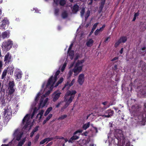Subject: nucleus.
I'll use <instances>...</instances> for the list:
<instances>
[{
	"label": "nucleus",
	"instance_id": "nucleus-52",
	"mask_svg": "<svg viewBox=\"0 0 146 146\" xmlns=\"http://www.w3.org/2000/svg\"><path fill=\"white\" fill-rule=\"evenodd\" d=\"M105 2L106 0H101L100 4L104 5Z\"/></svg>",
	"mask_w": 146,
	"mask_h": 146
},
{
	"label": "nucleus",
	"instance_id": "nucleus-34",
	"mask_svg": "<svg viewBox=\"0 0 146 146\" xmlns=\"http://www.w3.org/2000/svg\"><path fill=\"white\" fill-rule=\"evenodd\" d=\"M113 111H106V113L108 114L109 115H110V117L111 116L113 115Z\"/></svg>",
	"mask_w": 146,
	"mask_h": 146
},
{
	"label": "nucleus",
	"instance_id": "nucleus-44",
	"mask_svg": "<svg viewBox=\"0 0 146 146\" xmlns=\"http://www.w3.org/2000/svg\"><path fill=\"white\" fill-rule=\"evenodd\" d=\"M58 136H56L53 137H50V141L58 139Z\"/></svg>",
	"mask_w": 146,
	"mask_h": 146
},
{
	"label": "nucleus",
	"instance_id": "nucleus-4",
	"mask_svg": "<svg viewBox=\"0 0 146 146\" xmlns=\"http://www.w3.org/2000/svg\"><path fill=\"white\" fill-rule=\"evenodd\" d=\"M122 130L117 129L115 131L114 136L117 141V144L121 143L123 145L125 143V137L123 135Z\"/></svg>",
	"mask_w": 146,
	"mask_h": 146
},
{
	"label": "nucleus",
	"instance_id": "nucleus-63",
	"mask_svg": "<svg viewBox=\"0 0 146 146\" xmlns=\"http://www.w3.org/2000/svg\"><path fill=\"white\" fill-rule=\"evenodd\" d=\"M58 1L59 0H54V2L56 5H58Z\"/></svg>",
	"mask_w": 146,
	"mask_h": 146
},
{
	"label": "nucleus",
	"instance_id": "nucleus-38",
	"mask_svg": "<svg viewBox=\"0 0 146 146\" xmlns=\"http://www.w3.org/2000/svg\"><path fill=\"white\" fill-rule=\"evenodd\" d=\"M67 117V115H62L61 116L59 117L58 119L59 120H62L66 118Z\"/></svg>",
	"mask_w": 146,
	"mask_h": 146
},
{
	"label": "nucleus",
	"instance_id": "nucleus-58",
	"mask_svg": "<svg viewBox=\"0 0 146 146\" xmlns=\"http://www.w3.org/2000/svg\"><path fill=\"white\" fill-rule=\"evenodd\" d=\"M139 15V13L138 12H137L135 13L134 15V17L136 18L137 17H138Z\"/></svg>",
	"mask_w": 146,
	"mask_h": 146
},
{
	"label": "nucleus",
	"instance_id": "nucleus-14",
	"mask_svg": "<svg viewBox=\"0 0 146 146\" xmlns=\"http://www.w3.org/2000/svg\"><path fill=\"white\" fill-rule=\"evenodd\" d=\"M83 130L81 129H79L76 131L74 133V140L78 139L79 137V135L82 132Z\"/></svg>",
	"mask_w": 146,
	"mask_h": 146
},
{
	"label": "nucleus",
	"instance_id": "nucleus-59",
	"mask_svg": "<svg viewBox=\"0 0 146 146\" xmlns=\"http://www.w3.org/2000/svg\"><path fill=\"white\" fill-rule=\"evenodd\" d=\"M46 142V143H48L49 141H50V138H45Z\"/></svg>",
	"mask_w": 146,
	"mask_h": 146
},
{
	"label": "nucleus",
	"instance_id": "nucleus-28",
	"mask_svg": "<svg viewBox=\"0 0 146 146\" xmlns=\"http://www.w3.org/2000/svg\"><path fill=\"white\" fill-rule=\"evenodd\" d=\"M52 110V107H50L48 108L44 113V115L45 116H46L50 113V112Z\"/></svg>",
	"mask_w": 146,
	"mask_h": 146
},
{
	"label": "nucleus",
	"instance_id": "nucleus-25",
	"mask_svg": "<svg viewBox=\"0 0 146 146\" xmlns=\"http://www.w3.org/2000/svg\"><path fill=\"white\" fill-rule=\"evenodd\" d=\"M90 122H88L87 123H86L84 124L82 126V128L83 129L86 130L90 126Z\"/></svg>",
	"mask_w": 146,
	"mask_h": 146
},
{
	"label": "nucleus",
	"instance_id": "nucleus-64",
	"mask_svg": "<svg viewBox=\"0 0 146 146\" xmlns=\"http://www.w3.org/2000/svg\"><path fill=\"white\" fill-rule=\"evenodd\" d=\"M73 71L72 70H70L69 71V74L70 76H71L72 74Z\"/></svg>",
	"mask_w": 146,
	"mask_h": 146
},
{
	"label": "nucleus",
	"instance_id": "nucleus-7",
	"mask_svg": "<svg viewBox=\"0 0 146 146\" xmlns=\"http://www.w3.org/2000/svg\"><path fill=\"white\" fill-rule=\"evenodd\" d=\"M12 110L11 108L9 106L5 108L3 112V117L5 119L9 118L10 116L11 115Z\"/></svg>",
	"mask_w": 146,
	"mask_h": 146
},
{
	"label": "nucleus",
	"instance_id": "nucleus-6",
	"mask_svg": "<svg viewBox=\"0 0 146 146\" xmlns=\"http://www.w3.org/2000/svg\"><path fill=\"white\" fill-rule=\"evenodd\" d=\"M13 44V41L11 39H9L3 43L2 47L6 50H9L12 47Z\"/></svg>",
	"mask_w": 146,
	"mask_h": 146
},
{
	"label": "nucleus",
	"instance_id": "nucleus-19",
	"mask_svg": "<svg viewBox=\"0 0 146 146\" xmlns=\"http://www.w3.org/2000/svg\"><path fill=\"white\" fill-rule=\"evenodd\" d=\"M11 56L9 53H8L5 55L4 61L6 63H9L11 61Z\"/></svg>",
	"mask_w": 146,
	"mask_h": 146
},
{
	"label": "nucleus",
	"instance_id": "nucleus-37",
	"mask_svg": "<svg viewBox=\"0 0 146 146\" xmlns=\"http://www.w3.org/2000/svg\"><path fill=\"white\" fill-rule=\"evenodd\" d=\"M14 67L13 66H9L8 68L7 69L9 71H10V72L12 71L13 72L14 71Z\"/></svg>",
	"mask_w": 146,
	"mask_h": 146
},
{
	"label": "nucleus",
	"instance_id": "nucleus-12",
	"mask_svg": "<svg viewBox=\"0 0 146 146\" xmlns=\"http://www.w3.org/2000/svg\"><path fill=\"white\" fill-rule=\"evenodd\" d=\"M45 97V96H42L41 99L39 106V108H42L45 106L47 102H48V98H46L44 100V98Z\"/></svg>",
	"mask_w": 146,
	"mask_h": 146
},
{
	"label": "nucleus",
	"instance_id": "nucleus-33",
	"mask_svg": "<svg viewBox=\"0 0 146 146\" xmlns=\"http://www.w3.org/2000/svg\"><path fill=\"white\" fill-rule=\"evenodd\" d=\"M63 80V78H60L59 80L58 81L56 84L54 86L55 87H56L59 84L61 83Z\"/></svg>",
	"mask_w": 146,
	"mask_h": 146
},
{
	"label": "nucleus",
	"instance_id": "nucleus-29",
	"mask_svg": "<svg viewBox=\"0 0 146 146\" xmlns=\"http://www.w3.org/2000/svg\"><path fill=\"white\" fill-rule=\"evenodd\" d=\"M26 138H24L20 141L18 143L17 146H22L25 141Z\"/></svg>",
	"mask_w": 146,
	"mask_h": 146
},
{
	"label": "nucleus",
	"instance_id": "nucleus-8",
	"mask_svg": "<svg viewBox=\"0 0 146 146\" xmlns=\"http://www.w3.org/2000/svg\"><path fill=\"white\" fill-rule=\"evenodd\" d=\"M14 83L13 81H10L9 84V86L7 90V93L9 95H11L15 91L14 88Z\"/></svg>",
	"mask_w": 146,
	"mask_h": 146
},
{
	"label": "nucleus",
	"instance_id": "nucleus-1",
	"mask_svg": "<svg viewBox=\"0 0 146 146\" xmlns=\"http://www.w3.org/2000/svg\"><path fill=\"white\" fill-rule=\"evenodd\" d=\"M145 109L144 112L141 113L140 111L141 108L138 105H135L132 107V114L135 117H137L140 122V123L142 125H145L146 122V104H144Z\"/></svg>",
	"mask_w": 146,
	"mask_h": 146
},
{
	"label": "nucleus",
	"instance_id": "nucleus-47",
	"mask_svg": "<svg viewBox=\"0 0 146 146\" xmlns=\"http://www.w3.org/2000/svg\"><path fill=\"white\" fill-rule=\"evenodd\" d=\"M80 57V56L78 54H77L75 58L74 59V62H75V61L79 58Z\"/></svg>",
	"mask_w": 146,
	"mask_h": 146
},
{
	"label": "nucleus",
	"instance_id": "nucleus-46",
	"mask_svg": "<svg viewBox=\"0 0 146 146\" xmlns=\"http://www.w3.org/2000/svg\"><path fill=\"white\" fill-rule=\"evenodd\" d=\"M38 126H36L33 129V131L34 133L36 132L38 130Z\"/></svg>",
	"mask_w": 146,
	"mask_h": 146
},
{
	"label": "nucleus",
	"instance_id": "nucleus-42",
	"mask_svg": "<svg viewBox=\"0 0 146 146\" xmlns=\"http://www.w3.org/2000/svg\"><path fill=\"white\" fill-rule=\"evenodd\" d=\"M61 5L63 6L66 3V1L65 0H60V2Z\"/></svg>",
	"mask_w": 146,
	"mask_h": 146
},
{
	"label": "nucleus",
	"instance_id": "nucleus-48",
	"mask_svg": "<svg viewBox=\"0 0 146 146\" xmlns=\"http://www.w3.org/2000/svg\"><path fill=\"white\" fill-rule=\"evenodd\" d=\"M52 114H49L48 115V116L46 118V120H47L48 121L52 117Z\"/></svg>",
	"mask_w": 146,
	"mask_h": 146
},
{
	"label": "nucleus",
	"instance_id": "nucleus-35",
	"mask_svg": "<svg viewBox=\"0 0 146 146\" xmlns=\"http://www.w3.org/2000/svg\"><path fill=\"white\" fill-rule=\"evenodd\" d=\"M7 73V70H6L3 71L1 76V79H4L5 76H6Z\"/></svg>",
	"mask_w": 146,
	"mask_h": 146
},
{
	"label": "nucleus",
	"instance_id": "nucleus-2",
	"mask_svg": "<svg viewBox=\"0 0 146 146\" xmlns=\"http://www.w3.org/2000/svg\"><path fill=\"white\" fill-rule=\"evenodd\" d=\"M60 73V71L58 70L56 73L54 77L52 76H51L49 79L47 84H46V89L48 90L47 92L45 94L43 95L42 96H47L49 95L51 91H52L53 87L55 82L56 81L57 78L59 77V74Z\"/></svg>",
	"mask_w": 146,
	"mask_h": 146
},
{
	"label": "nucleus",
	"instance_id": "nucleus-31",
	"mask_svg": "<svg viewBox=\"0 0 146 146\" xmlns=\"http://www.w3.org/2000/svg\"><path fill=\"white\" fill-rule=\"evenodd\" d=\"M139 66L142 67V68H143L144 67L145 68L146 65L145 63L144 62H143L142 60L140 61L139 62Z\"/></svg>",
	"mask_w": 146,
	"mask_h": 146
},
{
	"label": "nucleus",
	"instance_id": "nucleus-36",
	"mask_svg": "<svg viewBox=\"0 0 146 146\" xmlns=\"http://www.w3.org/2000/svg\"><path fill=\"white\" fill-rule=\"evenodd\" d=\"M85 12V8L84 7H83L80 12V15L81 17H83L84 15Z\"/></svg>",
	"mask_w": 146,
	"mask_h": 146
},
{
	"label": "nucleus",
	"instance_id": "nucleus-26",
	"mask_svg": "<svg viewBox=\"0 0 146 146\" xmlns=\"http://www.w3.org/2000/svg\"><path fill=\"white\" fill-rule=\"evenodd\" d=\"M79 7L77 4L74 5V14L76 13L79 10Z\"/></svg>",
	"mask_w": 146,
	"mask_h": 146
},
{
	"label": "nucleus",
	"instance_id": "nucleus-53",
	"mask_svg": "<svg viewBox=\"0 0 146 146\" xmlns=\"http://www.w3.org/2000/svg\"><path fill=\"white\" fill-rule=\"evenodd\" d=\"M88 133V132L87 131H86L84 132L83 133L81 134L82 135H84L85 136H86L87 135V134Z\"/></svg>",
	"mask_w": 146,
	"mask_h": 146
},
{
	"label": "nucleus",
	"instance_id": "nucleus-57",
	"mask_svg": "<svg viewBox=\"0 0 146 146\" xmlns=\"http://www.w3.org/2000/svg\"><path fill=\"white\" fill-rule=\"evenodd\" d=\"M110 36L107 37L104 40V42L106 43L110 39Z\"/></svg>",
	"mask_w": 146,
	"mask_h": 146
},
{
	"label": "nucleus",
	"instance_id": "nucleus-10",
	"mask_svg": "<svg viewBox=\"0 0 146 146\" xmlns=\"http://www.w3.org/2000/svg\"><path fill=\"white\" fill-rule=\"evenodd\" d=\"M127 40V38L126 36H121L118 41L115 43L114 44V46L115 48H117L120 44L122 43H124L126 42Z\"/></svg>",
	"mask_w": 146,
	"mask_h": 146
},
{
	"label": "nucleus",
	"instance_id": "nucleus-32",
	"mask_svg": "<svg viewBox=\"0 0 146 146\" xmlns=\"http://www.w3.org/2000/svg\"><path fill=\"white\" fill-rule=\"evenodd\" d=\"M42 93L43 92L42 90L40 91V92L38 93L35 99V101H36L37 102L38 100L39 96L42 94Z\"/></svg>",
	"mask_w": 146,
	"mask_h": 146
},
{
	"label": "nucleus",
	"instance_id": "nucleus-61",
	"mask_svg": "<svg viewBox=\"0 0 146 146\" xmlns=\"http://www.w3.org/2000/svg\"><path fill=\"white\" fill-rule=\"evenodd\" d=\"M103 116L104 117H110V115H109L108 114L107 115H106V114L104 115Z\"/></svg>",
	"mask_w": 146,
	"mask_h": 146
},
{
	"label": "nucleus",
	"instance_id": "nucleus-18",
	"mask_svg": "<svg viewBox=\"0 0 146 146\" xmlns=\"http://www.w3.org/2000/svg\"><path fill=\"white\" fill-rule=\"evenodd\" d=\"M10 31L7 30L2 33L1 36L3 39L8 38L10 36Z\"/></svg>",
	"mask_w": 146,
	"mask_h": 146
},
{
	"label": "nucleus",
	"instance_id": "nucleus-9",
	"mask_svg": "<svg viewBox=\"0 0 146 146\" xmlns=\"http://www.w3.org/2000/svg\"><path fill=\"white\" fill-rule=\"evenodd\" d=\"M23 134V133L20 131L19 129H16L13 134L14 139H15L18 141H19Z\"/></svg>",
	"mask_w": 146,
	"mask_h": 146
},
{
	"label": "nucleus",
	"instance_id": "nucleus-30",
	"mask_svg": "<svg viewBox=\"0 0 146 146\" xmlns=\"http://www.w3.org/2000/svg\"><path fill=\"white\" fill-rule=\"evenodd\" d=\"M90 14V10H88L86 13L85 17V20L86 21L87 20Z\"/></svg>",
	"mask_w": 146,
	"mask_h": 146
},
{
	"label": "nucleus",
	"instance_id": "nucleus-21",
	"mask_svg": "<svg viewBox=\"0 0 146 146\" xmlns=\"http://www.w3.org/2000/svg\"><path fill=\"white\" fill-rule=\"evenodd\" d=\"M94 43V40L91 38L88 39L86 43V45L88 47H91Z\"/></svg>",
	"mask_w": 146,
	"mask_h": 146
},
{
	"label": "nucleus",
	"instance_id": "nucleus-22",
	"mask_svg": "<svg viewBox=\"0 0 146 146\" xmlns=\"http://www.w3.org/2000/svg\"><path fill=\"white\" fill-rule=\"evenodd\" d=\"M88 143L89 141L88 140L86 139L80 140L78 142V144L81 146L86 145Z\"/></svg>",
	"mask_w": 146,
	"mask_h": 146
},
{
	"label": "nucleus",
	"instance_id": "nucleus-60",
	"mask_svg": "<svg viewBox=\"0 0 146 146\" xmlns=\"http://www.w3.org/2000/svg\"><path fill=\"white\" fill-rule=\"evenodd\" d=\"M73 141V136L69 140V142L72 143V141Z\"/></svg>",
	"mask_w": 146,
	"mask_h": 146
},
{
	"label": "nucleus",
	"instance_id": "nucleus-43",
	"mask_svg": "<svg viewBox=\"0 0 146 146\" xmlns=\"http://www.w3.org/2000/svg\"><path fill=\"white\" fill-rule=\"evenodd\" d=\"M39 134H38L36 135V136L35 137V139L34 140V141H35V142H36L39 139Z\"/></svg>",
	"mask_w": 146,
	"mask_h": 146
},
{
	"label": "nucleus",
	"instance_id": "nucleus-15",
	"mask_svg": "<svg viewBox=\"0 0 146 146\" xmlns=\"http://www.w3.org/2000/svg\"><path fill=\"white\" fill-rule=\"evenodd\" d=\"M15 76L16 79H20L21 77L22 73L21 70L18 68H16L15 71Z\"/></svg>",
	"mask_w": 146,
	"mask_h": 146
},
{
	"label": "nucleus",
	"instance_id": "nucleus-27",
	"mask_svg": "<svg viewBox=\"0 0 146 146\" xmlns=\"http://www.w3.org/2000/svg\"><path fill=\"white\" fill-rule=\"evenodd\" d=\"M73 80L72 81L71 83L70 84L68 82H67L66 84L64 86V87L62 88V90L64 89L65 88H66L67 89H68L69 88V87L72 86V82Z\"/></svg>",
	"mask_w": 146,
	"mask_h": 146
},
{
	"label": "nucleus",
	"instance_id": "nucleus-39",
	"mask_svg": "<svg viewBox=\"0 0 146 146\" xmlns=\"http://www.w3.org/2000/svg\"><path fill=\"white\" fill-rule=\"evenodd\" d=\"M37 110V108L36 107L34 109L33 112L31 115V118H33L35 114L36 113Z\"/></svg>",
	"mask_w": 146,
	"mask_h": 146
},
{
	"label": "nucleus",
	"instance_id": "nucleus-24",
	"mask_svg": "<svg viewBox=\"0 0 146 146\" xmlns=\"http://www.w3.org/2000/svg\"><path fill=\"white\" fill-rule=\"evenodd\" d=\"M98 24V23H95L94 25H93L92 28L91 30V31L90 33V34H89V35H91L92 33H93L94 30L95 29H96V27L97 26V25Z\"/></svg>",
	"mask_w": 146,
	"mask_h": 146
},
{
	"label": "nucleus",
	"instance_id": "nucleus-41",
	"mask_svg": "<svg viewBox=\"0 0 146 146\" xmlns=\"http://www.w3.org/2000/svg\"><path fill=\"white\" fill-rule=\"evenodd\" d=\"M67 16V14L65 11L63 12L62 14V17L63 18H66Z\"/></svg>",
	"mask_w": 146,
	"mask_h": 146
},
{
	"label": "nucleus",
	"instance_id": "nucleus-3",
	"mask_svg": "<svg viewBox=\"0 0 146 146\" xmlns=\"http://www.w3.org/2000/svg\"><path fill=\"white\" fill-rule=\"evenodd\" d=\"M73 98V91H68L66 93L64 101L66 102L64 106L61 108V111L63 112L72 101Z\"/></svg>",
	"mask_w": 146,
	"mask_h": 146
},
{
	"label": "nucleus",
	"instance_id": "nucleus-55",
	"mask_svg": "<svg viewBox=\"0 0 146 146\" xmlns=\"http://www.w3.org/2000/svg\"><path fill=\"white\" fill-rule=\"evenodd\" d=\"M125 146H133L132 145L130 144V142L129 141L127 143H126L125 145Z\"/></svg>",
	"mask_w": 146,
	"mask_h": 146
},
{
	"label": "nucleus",
	"instance_id": "nucleus-20",
	"mask_svg": "<svg viewBox=\"0 0 146 146\" xmlns=\"http://www.w3.org/2000/svg\"><path fill=\"white\" fill-rule=\"evenodd\" d=\"M73 44L72 43L70 46L68 50V54L70 56L71 59L73 58V51L72 50L70 51L71 49L72 48Z\"/></svg>",
	"mask_w": 146,
	"mask_h": 146
},
{
	"label": "nucleus",
	"instance_id": "nucleus-40",
	"mask_svg": "<svg viewBox=\"0 0 146 146\" xmlns=\"http://www.w3.org/2000/svg\"><path fill=\"white\" fill-rule=\"evenodd\" d=\"M67 64V63L66 62L64 63L63 65L62 66L61 68L60 69V70L62 72H63Z\"/></svg>",
	"mask_w": 146,
	"mask_h": 146
},
{
	"label": "nucleus",
	"instance_id": "nucleus-62",
	"mask_svg": "<svg viewBox=\"0 0 146 146\" xmlns=\"http://www.w3.org/2000/svg\"><path fill=\"white\" fill-rule=\"evenodd\" d=\"M93 127L95 130L96 131V133H97L98 132L97 128L95 127Z\"/></svg>",
	"mask_w": 146,
	"mask_h": 146
},
{
	"label": "nucleus",
	"instance_id": "nucleus-11",
	"mask_svg": "<svg viewBox=\"0 0 146 146\" xmlns=\"http://www.w3.org/2000/svg\"><path fill=\"white\" fill-rule=\"evenodd\" d=\"M29 114H27L23 120L22 123L25 125L23 129H25L29 125L30 121H29Z\"/></svg>",
	"mask_w": 146,
	"mask_h": 146
},
{
	"label": "nucleus",
	"instance_id": "nucleus-50",
	"mask_svg": "<svg viewBox=\"0 0 146 146\" xmlns=\"http://www.w3.org/2000/svg\"><path fill=\"white\" fill-rule=\"evenodd\" d=\"M45 142H46L45 139L42 140L40 143V144H43Z\"/></svg>",
	"mask_w": 146,
	"mask_h": 146
},
{
	"label": "nucleus",
	"instance_id": "nucleus-49",
	"mask_svg": "<svg viewBox=\"0 0 146 146\" xmlns=\"http://www.w3.org/2000/svg\"><path fill=\"white\" fill-rule=\"evenodd\" d=\"M63 102H60L58 103L57 105L56 106V107L57 108H58L60 105L62 104V103Z\"/></svg>",
	"mask_w": 146,
	"mask_h": 146
},
{
	"label": "nucleus",
	"instance_id": "nucleus-16",
	"mask_svg": "<svg viewBox=\"0 0 146 146\" xmlns=\"http://www.w3.org/2000/svg\"><path fill=\"white\" fill-rule=\"evenodd\" d=\"M61 94V92H59L58 91L54 92L53 95V101L55 102L58 100Z\"/></svg>",
	"mask_w": 146,
	"mask_h": 146
},
{
	"label": "nucleus",
	"instance_id": "nucleus-54",
	"mask_svg": "<svg viewBox=\"0 0 146 146\" xmlns=\"http://www.w3.org/2000/svg\"><path fill=\"white\" fill-rule=\"evenodd\" d=\"M104 7V5L100 4V6L99 7V9L101 11L102 10Z\"/></svg>",
	"mask_w": 146,
	"mask_h": 146
},
{
	"label": "nucleus",
	"instance_id": "nucleus-23",
	"mask_svg": "<svg viewBox=\"0 0 146 146\" xmlns=\"http://www.w3.org/2000/svg\"><path fill=\"white\" fill-rule=\"evenodd\" d=\"M44 112V111L42 110H41L37 115L36 117V119H38L39 120L40 119Z\"/></svg>",
	"mask_w": 146,
	"mask_h": 146
},
{
	"label": "nucleus",
	"instance_id": "nucleus-51",
	"mask_svg": "<svg viewBox=\"0 0 146 146\" xmlns=\"http://www.w3.org/2000/svg\"><path fill=\"white\" fill-rule=\"evenodd\" d=\"M59 11V10L58 9H56L55 10L54 13L56 15H58V13Z\"/></svg>",
	"mask_w": 146,
	"mask_h": 146
},
{
	"label": "nucleus",
	"instance_id": "nucleus-17",
	"mask_svg": "<svg viewBox=\"0 0 146 146\" xmlns=\"http://www.w3.org/2000/svg\"><path fill=\"white\" fill-rule=\"evenodd\" d=\"M9 25L8 21L7 19L5 18L2 22V23L1 25L2 30H4L5 29V27L6 25L8 26Z\"/></svg>",
	"mask_w": 146,
	"mask_h": 146
},
{
	"label": "nucleus",
	"instance_id": "nucleus-5",
	"mask_svg": "<svg viewBox=\"0 0 146 146\" xmlns=\"http://www.w3.org/2000/svg\"><path fill=\"white\" fill-rule=\"evenodd\" d=\"M84 61V59L77 61L74 68V72L75 76L77 75L82 71L83 66V63Z\"/></svg>",
	"mask_w": 146,
	"mask_h": 146
},
{
	"label": "nucleus",
	"instance_id": "nucleus-13",
	"mask_svg": "<svg viewBox=\"0 0 146 146\" xmlns=\"http://www.w3.org/2000/svg\"><path fill=\"white\" fill-rule=\"evenodd\" d=\"M85 80L84 75L83 74H80L78 77V82L80 85H82L84 83Z\"/></svg>",
	"mask_w": 146,
	"mask_h": 146
},
{
	"label": "nucleus",
	"instance_id": "nucleus-45",
	"mask_svg": "<svg viewBox=\"0 0 146 146\" xmlns=\"http://www.w3.org/2000/svg\"><path fill=\"white\" fill-rule=\"evenodd\" d=\"M100 31L99 30V29H97L94 32V35H97L100 32Z\"/></svg>",
	"mask_w": 146,
	"mask_h": 146
},
{
	"label": "nucleus",
	"instance_id": "nucleus-56",
	"mask_svg": "<svg viewBox=\"0 0 146 146\" xmlns=\"http://www.w3.org/2000/svg\"><path fill=\"white\" fill-rule=\"evenodd\" d=\"M118 57H114V58H113V59H112L111 60V61H114L115 60H118Z\"/></svg>",
	"mask_w": 146,
	"mask_h": 146
}]
</instances>
